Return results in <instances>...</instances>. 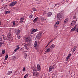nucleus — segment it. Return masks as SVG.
<instances>
[{
  "instance_id": "f257e3e1",
  "label": "nucleus",
  "mask_w": 78,
  "mask_h": 78,
  "mask_svg": "<svg viewBox=\"0 0 78 78\" xmlns=\"http://www.w3.org/2000/svg\"><path fill=\"white\" fill-rule=\"evenodd\" d=\"M42 33L41 32H40L39 33H38L36 36V37L37 39H40L41 37V36H42Z\"/></svg>"
},
{
  "instance_id": "f03ea898",
  "label": "nucleus",
  "mask_w": 78,
  "mask_h": 78,
  "mask_svg": "<svg viewBox=\"0 0 78 78\" xmlns=\"http://www.w3.org/2000/svg\"><path fill=\"white\" fill-rule=\"evenodd\" d=\"M57 16L58 19H59V20L60 19L59 18H62L63 17V15L62 13H59L58 14Z\"/></svg>"
},
{
  "instance_id": "7ed1b4c3",
  "label": "nucleus",
  "mask_w": 78,
  "mask_h": 78,
  "mask_svg": "<svg viewBox=\"0 0 78 78\" xmlns=\"http://www.w3.org/2000/svg\"><path fill=\"white\" fill-rule=\"evenodd\" d=\"M17 4V1L11 2L9 5L10 6H14L16 4Z\"/></svg>"
},
{
  "instance_id": "20e7f679",
  "label": "nucleus",
  "mask_w": 78,
  "mask_h": 78,
  "mask_svg": "<svg viewBox=\"0 0 78 78\" xmlns=\"http://www.w3.org/2000/svg\"><path fill=\"white\" fill-rule=\"evenodd\" d=\"M11 32H9L7 34V37L9 39H11Z\"/></svg>"
},
{
  "instance_id": "39448f33",
  "label": "nucleus",
  "mask_w": 78,
  "mask_h": 78,
  "mask_svg": "<svg viewBox=\"0 0 78 78\" xmlns=\"http://www.w3.org/2000/svg\"><path fill=\"white\" fill-rule=\"evenodd\" d=\"M76 21H77L76 20H74L72 21V23H71V24H72V26H73V25H75V24L76 23Z\"/></svg>"
},
{
  "instance_id": "423d86ee",
  "label": "nucleus",
  "mask_w": 78,
  "mask_h": 78,
  "mask_svg": "<svg viewBox=\"0 0 78 78\" xmlns=\"http://www.w3.org/2000/svg\"><path fill=\"white\" fill-rule=\"evenodd\" d=\"M37 31V29H34L31 31V33L32 34H33L35 32H36Z\"/></svg>"
},
{
  "instance_id": "0eeeda50",
  "label": "nucleus",
  "mask_w": 78,
  "mask_h": 78,
  "mask_svg": "<svg viewBox=\"0 0 78 78\" xmlns=\"http://www.w3.org/2000/svg\"><path fill=\"white\" fill-rule=\"evenodd\" d=\"M41 66H40V65L38 64L37 65V69L38 71L39 72H41Z\"/></svg>"
},
{
  "instance_id": "6e6552de",
  "label": "nucleus",
  "mask_w": 78,
  "mask_h": 78,
  "mask_svg": "<svg viewBox=\"0 0 78 78\" xmlns=\"http://www.w3.org/2000/svg\"><path fill=\"white\" fill-rule=\"evenodd\" d=\"M38 74H39V73H38V72H34L33 73V76H37Z\"/></svg>"
},
{
  "instance_id": "1a4fd4ad",
  "label": "nucleus",
  "mask_w": 78,
  "mask_h": 78,
  "mask_svg": "<svg viewBox=\"0 0 78 78\" xmlns=\"http://www.w3.org/2000/svg\"><path fill=\"white\" fill-rule=\"evenodd\" d=\"M40 19L41 20V22H44V20H46L45 18L42 16L40 17Z\"/></svg>"
},
{
  "instance_id": "9d476101",
  "label": "nucleus",
  "mask_w": 78,
  "mask_h": 78,
  "mask_svg": "<svg viewBox=\"0 0 78 78\" xmlns=\"http://www.w3.org/2000/svg\"><path fill=\"white\" fill-rule=\"evenodd\" d=\"M39 19V18L38 17L36 18L33 21V22L34 23H36V22L37 21V20Z\"/></svg>"
},
{
  "instance_id": "9b49d317",
  "label": "nucleus",
  "mask_w": 78,
  "mask_h": 78,
  "mask_svg": "<svg viewBox=\"0 0 78 78\" xmlns=\"http://www.w3.org/2000/svg\"><path fill=\"white\" fill-rule=\"evenodd\" d=\"M50 50H51V49H50V48H47V49H46L45 52L46 53H48V52H49V51H50Z\"/></svg>"
},
{
  "instance_id": "f8f14e48",
  "label": "nucleus",
  "mask_w": 78,
  "mask_h": 78,
  "mask_svg": "<svg viewBox=\"0 0 78 78\" xmlns=\"http://www.w3.org/2000/svg\"><path fill=\"white\" fill-rule=\"evenodd\" d=\"M52 15V13L51 12H49L47 14V17H50Z\"/></svg>"
},
{
  "instance_id": "ddd939ff",
  "label": "nucleus",
  "mask_w": 78,
  "mask_h": 78,
  "mask_svg": "<svg viewBox=\"0 0 78 78\" xmlns=\"http://www.w3.org/2000/svg\"><path fill=\"white\" fill-rule=\"evenodd\" d=\"M20 30L19 29L16 30V35H18L20 33Z\"/></svg>"
},
{
  "instance_id": "4468645a",
  "label": "nucleus",
  "mask_w": 78,
  "mask_h": 78,
  "mask_svg": "<svg viewBox=\"0 0 78 78\" xmlns=\"http://www.w3.org/2000/svg\"><path fill=\"white\" fill-rule=\"evenodd\" d=\"M56 47V45L54 44H52L50 46L51 48H53L54 47Z\"/></svg>"
},
{
  "instance_id": "2eb2a0df",
  "label": "nucleus",
  "mask_w": 78,
  "mask_h": 78,
  "mask_svg": "<svg viewBox=\"0 0 78 78\" xmlns=\"http://www.w3.org/2000/svg\"><path fill=\"white\" fill-rule=\"evenodd\" d=\"M37 45V41H35L34 44V47H36Z\"/></svg>"
},
{
  "instance_id": "dca6fc26",
  "label": "nucleus",
  "mask_w": 78,
  "mask_h": 78,
  "mask_svg": "<svg viewBox=\"0 0 78 78\" xmlns=\"http://www.w3.org/2000/svg\"><path fill=\"white\" fill-rule=\"evenodd\" d=\"M12 73V71H9L7 73L8 75H10Z\"/></svg>"
},
{
  "instance_id": "f3484780",
  "label": "nucleus",
  "mask_w": 78,
  "mask_h": 78,
  "mask_svg": "<svg viewBox=\"0 0 78 78\" xmlns=\"http://www.w3.org/2000/svg\"><path fill=\"white\" fill-rule=\"evenodd\" d=\"M25 41L26 42H29V41H30V38H27L25 39Z\"/></svg>"
},
{
  "instance_id": "a211bd4d",
  "label": "nucleus",
  "mask_w": 78,
  "mask_h": 78,
  "mask_svg": "<svg viewBox=\"0 0 78 78\" xmlns=\"http://www.w3.org/2000/svg\"><path fill=\"white\" fill-rule=\"evenodd\" d=\"M76 26H75L71 30V31H74L75 30H76Z\"/></svg>"
},
{
  "instance_id": "6ab92c4d",
  "label": "nucleus",
  "mask_w": 78,
  "mask_h": 78,
  "mask_svg": "<svg viewBox=\"0 0 78 78\" xmlns=\"http://www.w3.org/2000/svg\"><path fill=\"white\" fill-rule=\"evenodd\" d=\"M54 69V67L52 66V68H50L49 69V72H51L53 69Z\"/></svg>"
},
{
  "instance_id": "aec40b11",
  "label": "nucleus",
  "mask_w": 78,
  "mask_h": 78,
  "mask_svg": "<svg viewBox=\"0 0 78 78\" xmlns=\"http://www.w3.org/2000/svg\"><path fill=\"white\" fill-rule=\"evenodd\" d=\"M67 22H68V19H66L64 21V23H67Z\"/></svg>"
},
{
  "instance_id": "412c9836",
  "label": "nucleus",
  "mask_w": 78,
  "mask_h": 78,
  "mask_svg": "<svg viewBox=\"0 0 78 78\" xmlns=\"http://www.w3.org/2000/svg\"><path fill=\"white\" fill-rule=\"evenodd\" d=\"M23 19H24V18H21L20 19V22H21V23L23 22Z\"/></svg>"
},
{
  "instance_id": "4be33fe9",
  "label": "nucleus",
  "mask_w": 78,
  "mask_h": 78,
  "mask_svg": "<svg viewBox=\"0 0 78 78\" xmlns=\"http://www.w3.org/2000/svg\"><path fill=\"white\" fill-rule=\"evenodd\" d=\"M76 49V46H75L74 47L73 49V52H74L75 51Z\"/></svg>"
},
{
  "instance_id": "5701e85b",
  "label": "nucleus",
  "mask_w": 78,
  "mask_h": 78,
  "mask_svg": "<svg viewBox=\"0 0 78 78\" xmlns=\"http://www.w3.org/2000/svg\"><path fill=\"white\" fill-rule=\"evenodd\" d=\"M10 12L9 11H6L5 12V14H7L8 13H10Z\"/></svg>"
},
{
  "instance_id": "b1692460",
  "label": "nucleus",
  "mask_w": 78,
  "mask_h": 78,
  "mask_svg": "<svg viewBox=\"0 0 78 78\" xmlns=\"http://www.w3.org/2000/svg\"><path fill=\"white\" fill-rule=\"evenodd\" d=\"M45 11H44L42 13V16H45Z\"/></svg>"
},
{
  "instance_id": "393cba45",
  "label": "nucleus",
  "mask_w": 78,
  "mask_h": 78,
  "mask_svg": "<svg viewBox=\"0 0 78 78\" xmlns=\"http://www.w3.org/2000/svg\"><path fill=\"white\" fill-rule=\"evenodd\" d=\"M28 76V74H27L25 75V76H24V78H26Z\"/></svg>"
},
{
  "instance_id": "a878e982",
  "label": "nucleus",
  "mask_w": 78,
  "mask_h": 78,
  "mask_svg": "<svg viewBox=\"0 0 78 78\" xmlns=\"http://www.w3.org/2000/svg\"><path fill=\"white\" fill-rule=\"evenodd\" d=\"M24 47L26 49H27L28 47H27V44H25L24 45Z\"/></svg>"
},
{
  "instance_id": "bb28decb",
  "label": "nucleus",
  "mask_w": 78,
  "mask_h": 78,
  "mask_svg": "<svg viewBox=\"0 0 78 78\" xmlns=\"http://www.w3.org/2000/svg\"><path fill=\"white\" fill-rule=\"evenodd\" d=\"M17 50L16 49H15L14 50L13 52L12 53L13 54H14V53H16V51H17Z\"/></svg>"
},
{
  "instance_id": "cd10ccee",
  "label": "nucleus",
  "mask_w": 78,
  "mask_h": 78,
  "mask_svg": "<svg viewBox=\"0 0 78 78\" xmlns=\"http://www.w3.org/2000/svg\"><path fill=\"white\" fill-rule=\"evenodd\" d=\"M22 71L23 72H25V67H24L23 68Z\"/></svg>"
},
{
  "instance_id": "c85d7f7f",
  "label": "nucleus",
  "mask_w": 78,
  "mask_h": 78,
  "mask_svg": "<svg viewBox=\"0 0 78 78\" xmlns=\"http://www.w3.org/2000/svg\"><path fill=\"white\" fill-rule=\"evenodd\" d=\"M33 17V15H31L29 17L30 19H31L32 18V17Z\"/></svg>"
},
{
  "instance_id": "c756f323",
  "label": "nucleus",
  "mask_w": 78,
  "mask_h": 78,
  "mask_svg": "<svg viewBox=\"0 0 78 78\" xmlns=\"http://www.w3.org/2000/svg\"><path fill=\"white\" fill-rule=\"evenodd\" d=\"M32 70H33V71H36L37 70H36V68H33L32 69Z\"/></svg>"
},
{
  "instance_id": "7c9ffc66",
  "label": "nucleus",
  "mask_w": 78,
  "mask_h": 78,
  "mask_svg": "<svg viewBox=\"0 0 78 78\" xmlns=\"http://www.w3.org/2000/svg\"><path fill=\"white\" fill-rule=\"evenodd\" d=\"M57 26H58V25L55 23L54 25L55 28H56V27H57Z\"/></svg>"
},
{
  "instance_id": "2f4dec72",
  "label": "nucleus",
  "mask_w": 78,
  "mask_h": 78,
  "mask_svg": "<svg viewBox=\"0 0 78 78\" xmlns=\"http://www.w3.org/2000/svg\"><path fill=\"white\" fill-rule=\"evenodd\" d=\"M15 23H16V21H13L12 22V23H13V25H15Z\"/></svg>"
},
{
  "instance_id": "473e14b6",
  "label": "nucleus",
  "mask_w": 78,
  "mask_h": 78,
  "mask_svg": "<svg viewBox=\"0 0 78 78\" xmlns=\"http://www.w3.org/2000/svg\"><path fill=\"white\" fill-rule=\"evenodd\" d=\"M3 39L4 40H8V39L7 38H6L5 37H3Z\"/></svg>"
},
{
  "instance_id": "72a5a7b5",
  "label": "nucleus",
  "mask_w": 78,
  "mask_h": 78,
  "mask_svg": "<svg viewBox=\"0 0 78 78\" xmlns=\"http://www.w3.org/2000/svg\"><path fill=\"white\" fill-rule=\"evenodd\" d=\"M5 52V50H2V54H4Z\"/></svg>"
},
{
  "instance_id": "f704fd0d",
  "label": "nucleus",
  "mask_w": 78,
  "mask_h": 78,
  "mask_svg": "<svg viewBox=\"0 0 78 78\" xmlns=\"http://www.w3.org/2000/svg\"><path fill=\"white\" fill-rule=\"evenodd\" d=\"M12 58H13V59H14V60H16V57L15 56H13Z\"/></svg>"
},
{
  "instance_id": "c9c22d12",
  "label": "nucleus",
  "mask_w": 78,
  "mask_h": 78,
  "mask_svg": "<svg viewBox=\"0 0 78 78\" xmlns=\"http://www.w3.org/2000/svg\"><path fill=\"white\" fill-rule=\"evenodd\" d=\"M71 56V54H69L68 55V57H69V58H70V56Z\"/></svg>"
},
{
  "instance_id": "e433bc0d",
  "label": "nucleus",
  "mask_w": 78,
  "mask_h": 78,
  "mask_svg": "<svg viewBox=\"0 0 78 78\" xmlns=\"http://www.w3.org/2000/svg\"><path fill=\"white\" fill-rule=\"evenodd\" d=\"M73 19H76V16L75 15L73 16Z\"/></svg>"
},
{
  "instance_id": "4c0bfd02",
  "label": "nucleus",
  "mask_w": 78,
  "mask_h": 78,
  "mask_svg": "<svg viewBox=\"0 0 78 78\" xmlns=\"http://www.w3.org/2000/svg\"><path fill=\"white\" fill-rule=\"evenodd\" d=\"M56 39V38H54L53 39H52V40L49 43H51V42H52V41H53V40H54V39Z\"/></svg>"
},
{
  "instance_id": "58836bf2",
  "label": "nucleus",
  "mask_w": 78,
  "mask_h": 78,
  "mask_svg": "<svg viewBox=\"0 0 78 78\" xmlns=\"http://www.w3.org/2000/svg\"><path fill=\"white\" fill-rule=\"evenodd\" d=\"M70 57H69L67 56L66 57V60H67V61H68V60H69V58Z\"/></svg>"
},
{
  "instance_id": "ea45409f",
  "label": "nucleus",
  "mask_w": 78,
  "mask_h": 78,
  "mask_svg": "<svg viewBox=\"0 0 78 78\" xmlns=\"http://www.w3.org/2000/svg\"><path fill=\"white\" fill-rule=\"evenodd\" d=\"M55 23H56L58 25V24L59 23V22L58 21L57 22H56Z\"/></svg>"
},
{
  "instance_id": "a19ab883",
  "label": "nucleus",
  "mask_w": 78,
  "mask_h": 78,
  "mask_svg": "<svg viewBox=\"0 0 78 78\" xmlns=\"http://www.w3.org/2000/svg\"><path fill=\"white\" fill-rule=\"evenodd\" d=\"M17 37L18 39H20V35H18Z\"/></svg>"
},
{
  "instance_id": "79ce46f5",
  "label": "nucleus",
  "mask_w": 78,
  "mask_h": 78,
  "mask_svg": "<svg viewBox=\"0 0 78 78\" xmlns=\"http://www.w3.org/2000/svg\"><path fill=\"white\" fill-rule=\"evenodd\" d=\"M2 41V38L1 37H0V41Z\"/></svg>"
},
{
  "instance_id": "37998d69",
  "label": "nucleus",
  "mask_w": 78,
  "mask_h": 78,
  "mask_svg": "<svg viewBox=\"0 0 78 78\" xmlns=\"http://www.w3.org/2000/svg\"><path fill=\"white\" fill-rule=\"evenodd\" d=\"M20 48V47H18V48H17L16 49L17 50H19V49Z\"/></svg>"
},
{
  "instance_id": "c03bdc74",
  "label": "nucleus",
  "mask_w": 78,
  "mask_h": 78,
  "mask_svg": "<svg viewBox=\"0 0 78 78\" xmlns=\"http://www.w3.org/2000/svg\"><path fill=\"white\" fill-rule=\"evenodd\" d=\"M2 54L1 53H0V57H2Z\"/></svg>"
},
{
  "instance_id": "a18cd8bd",
  "label": "nucleus",
  "mask_w": 78,
  "mask_h": 78,
  "mask_svg": "<svg viewBox=\"0 0 78 78\" xmlns=\"http://www.w3.org/2000/svg\"><path fill=\"white\" fill-rule=\"evenodd\" d=\"M8 55H5V58H8Z\"/></svg>"
},
{
  "instance_id": "49530a36",
  "label": "nucleus",
  "mask_w": 78,
  "mask_h": 78,
  "mask_svg": "<svg viewBox=\"0 0 78 78\" xmlns=\"http://www.w3.org/2000/svg\"><path fill=\"white\" fill-rule=\"evenodd\" d=\"M33 11H36V9H34Z\"/></svg>"
},
{
  "instance_id": "de8ad7c7",
  "label": "nucleus",
  "mask_w": 78,
  "mask_h": 78,
  "mask_svg": "<svg viewBox=\"0 0 78 78\" xmlns=\"http://www.w3.org/2000/svg\"><path fill=\"white\" fill-rule=\"evenodd\" d=\"M7 58H7V57H5V61H6V60H7Z\"/></svg>"
},
{
  "instance_id": "09e8293b",
  "label": "nucleus",
  "mask_w": 78,
  "mask_h": 78,
  "mask_svg": "<svg viewBox=\"0 0 78 78\" xmlns=\"http://www.w3.org/2000/svg\"><path fill=\"white\" fill-rule=\"evenodd\" d=\"M50 42H49V43H48V44L46 46H47V47H48V45H49V44H50Z\"/></svg>"
},
{
  "instance_id": "8fccbe9b",
  "label": "nucleus",
  "mask_w": 78,
  "mask_h": 78,
  "mask_svg": "<svg viewBox=\"0 0 78 78\" xmlns=\"http://www.w3.org/2000/svg\"><path fill=\"white\" fill-rule=\"evenodd\" d=\"M1 42H0V47L1 46H2V43H1Z\"/></svg>"
},
{
  "instance_id": "3c124183",
  "label": "nucleus",
  "mask_w": 78,
  "mask_h": 78,
  "mask_svg": "<svg viewBox=\"0 0 78 78\" xmlns=\"http://www.w3.org/2000/svg\"><path fill=\"white\" fill-rule=\"evenodd\" d=\"M5 1V0H1V2H3V1Z\"/></svg>"
},
{
  "instance_id": "603ef678",
  "label": "nucleus",
  "mask_w": 78,
  "mask_h": 78,
  "mask_svg": "<svg viewBox=\"0 0 78 78\" xmlns=\"http://www.w3.org/2000/svg\"><path fill=\"white\" fill-rule=\"evenodd\" d=\"M47 46H46L45 48H47Z\"/></svg>"
},
{
  "instance_id": "864d4df0",
  "label": "nucleus",
  "mask_w": 78,
  "mask_h": 78,
  "mask_svg": "<svg viewBox=\"0 0 78 78\" xmlns=\"http://www.w3.org/2000/svg\"><path fill=\"white\" fill-rule=\"evenodd\" d=\"M58 5V4H55V6H56V5Z\"/></svg>"
},
{
  "instance_id": "5fc2aeb1",
  "label": "nucleus",
  "mask_w": 78,
  "mask_h": 78,
  "mask_svg": "<svg viewBox=\"0 0 78 78\" xmlns=\"http://www.w3.org/2000/svg\"><path fill=\"white\" fill-rule=\"evenodd\" d=\"M1 25V22L0 21V25Z\"/></svg>"
},
{
  "instance_id": "6e6d98bb",
  "label": "nucleus",
  "mask_w": 78,
  "mask_h": 78,
  "mask_svg": "<svg viewBox=\"0 0 78 78\" xmlns=\"http://www.w3.org/2000/svg\"><path fill=\"white\" fill-rule=\"evenodd\" d=\"M50 68H52V67H51V66H50Z\"/></svg>"
},
{
  "instance_id": "4d7b16f0",
  "label": "nucleus",
  "mask_w": 78,
  "mask_h": 78,
  "mask_svg": "<svg viewBox=\"0 0 78 78\" xmlns=\"http://www.w3.org/2000/svg\"><path fill=\"white\" fill-rule=\"evenodd\" d=\"M17 47H19V45H18Z\"/></svg>"
},
{
  "instance_id": "13d9d810",
  "label": "nucleus",
  "mask_w": 78,
  "mask_h": 78,
  "mask_svg": "<svg viewBox=\"0 0 78 78\" xmlns=\"http://www.w3.org/2000/svg\"><path fill=\"white\" fill-rule=\"evenodd\" d=\"M15 20H17L16 19H15Z\"/></svg>"
},
{
  "instance_id": "bf43d9fd",
  "label": "nucleus",
  "mask_w": 78,
  "mask_h": 78,
  "mask_svg": "<svg viewBox=\"0 0 78 78\" xmlns=\"http://www.w3.org/2000/svg\"><path fill=\"white\" fill-rule=\"evenodd\" d=\"M53 66H55V65H54Z\"/></svg>"
},
{
  "instance_id": "052dcab7",
  "label": "nucleus",
  "mask_w": 78,
  "mask_h": 78,
  "mask_svg": "<svg viewBox=\"0 0 78 78\" xmlns=\"http://www.w3.org/2000/svg\"><path fill=\"white\" fill-rule=\"evenodd\" d=\"M22 48L21 49V50H22Z\"/></svg>"
},
{
  "instance_id": "680f3d73",
  "label": "nucleus",
  "mask_w": 78,
  "mask_h": 78,
  "mask_svg": "<svg viewBox=\"0 0 78 78\" xmlns=\"http://www.w3.org/2000/svg\"><path fill=\"white\" fill-rule=\"evenodd\" d=\"M33 12V11H32V12Z\"/></svg>"
},
{
  "instance_id": "e2e57ef3",
  "label": "nucleus",
  "mask_w": 78,
  "mask_h": 78,
  "mask_svg": "<svg viewBox=\"0 0 78 78\" xmlns=\"http://www.w3.org/2000/svg\"><path fill=\"white\" fill-rule=\"evenodd\" d=\"M38 0H37V1H38Z\"/></svg>"
}]
</instances>
